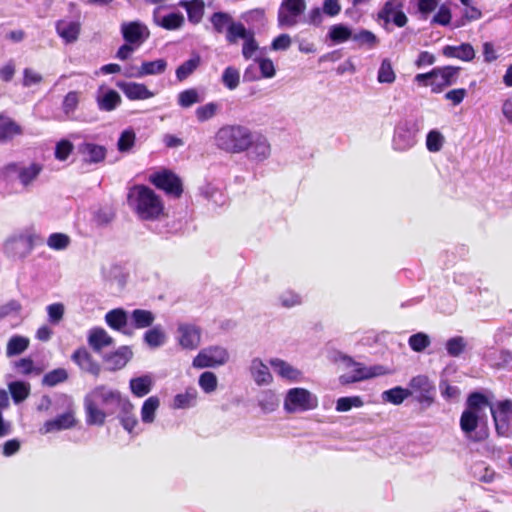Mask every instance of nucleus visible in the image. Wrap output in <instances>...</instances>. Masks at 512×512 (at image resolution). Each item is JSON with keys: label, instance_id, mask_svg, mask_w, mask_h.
<instances>
[{"label": "nucleus", "instance_id": "nucleus-63", "mask_svg": "<svg viewBox=\"0 0 512 512\" xmlns=\"http://www.w3.org/2000/svg\"><path fill=\"white\" fill-rule=\"evenodd\" d=\"M278 301L282 307L292 308L300 305L302 303V298L295 291L286 290L279 295Z\"/></svg>", "mask_w": 512, "mask_h": 512}, {"label": "nucleus", "instance_id": "nucleus-54", "mask_svg": "<svg viewBox=\"0 0 512 512\" xmlns=\"http://www.w3.org/2000/svg\"><path fill=\"white\" fill-rule=\"evenodd\" d=\"M219 105L214 102L206 103L195 110V116L199 122H205L216 116Z\"/></svg>", "mask_w": 512, "mask_h": 512}, {"label": "nucleus", "instance_id": "nucleus-64", "mask_svg": "<svg viewBox=\"0 0 512 512\" xmlns=\"http://www.w3.org/2000/svg\"><path fill=\"white\" fill-rule=\"evenodd\" d=\"M68 378L67 371L63 368L55 369L47 373L43 377V384L49 387H53L61 382H64Z\"/></svg>", "mask_w": 512, "mask_h": 512}, {"label": "nucleus", "instance_id": "nucleus-13", "mask_svg": "<svg viewBox=\"0 0 512 512\" xmlns=\"http://www.w3.org/2000/svg\"><path fill=\"white\" fill-rule=\"evenodd\" d=\"M149 181L157 188L174 197L182 194L181 180L169 170H161L149 176Z\"/></svg>", "mask_w": 512, "mask_h": 512}, {"label": "nucleus", "instance_id": "nucleus-45", "mask_svg": "<svg viewBox=\"0 0 512 512\" xmlns=\"http://www.w3.org/2000/svg\"><path fill=\"white\" fill-rule=\"evenodd\" d=\"M408 397L409 393L407 388H402L400 386L386 390L382 393L383 401L392 403L394 405L402 404Z\"/></svg>", "mask_w": 512, "mask_h": 512}, {"label": "nucleus", "instance_id": "nucleus-15", "mask_svg": "<svg viewBox=\"0 0 512 512\" xmlns=\"http://www.w3.org/2000/svg\"><path fill=\"white\" fill-rule=\"evenodd\" d=\"M305 7L304 0H285L278 13L279 25L284 27L294 26Z\"/></svg>", "mask_w": 512, "mask_h": 512}, {"label": "nucleus", "instance_id": "nucleus-27", "mask_svg": "<svg viewBox=\"0 0 512 512\" xmlns=\"http://www.w3.org/2000/svg\"><path fill=\"white\" fill-rule=\"evenodd\" d=\"M118 408L120 409L119 420L121 425L128 433H133L138 425V420L133 413V404L127 398H123Z\"/></svg>", "mask_w": 512, "mask_h": 512}, {"label": "nucleus", "instance_id": "nucleus-5", "mask_svg": "<svg viewBox=\"0 0 512 512\" xmlns=\"http://www.w3.org/2000/svg\"><path fill=\"white\" fill-rule=\"evenodd\" d=\"M459 70L454 66L437 67L428 73L417 74L414 80L420 85L430 86L433 93H440L457 82Z\"/></svg>", "mask_w": 512, "mask_h": 512}, {"label": "nucleus", "instance_id": "nucleus-31", "mask_svg": "<svg viewBox=\"0 0 512 512\" xmlns=\"http://www.w3.org/2000/svg\"><path fill=\"white\" fill-rule=\"evenodd\" d=\"M79 152L83 155L84 160L90 163L101 162L106 156L105 148L93 143L82 144L79 146Z\"/></svg>", "mask_w": 512, "mask_h": 512}, {"label": "nucleus", "instance_id": "nucleus-42", "mask_svg": "<svg viewBox=\"0 0 512 512\" xmlns=\"http://www.w3.org/2000/svg\"><path fill=\"white\" fill-rule=\"evenodd\" d=\"M187 10L188 18L193 23H198L204 13V2L202 0H192L180 3Z\"/></svg>", "mask_w": 512, "mask_h": 512}, {"label": "nucleus", "instance_id": "nucleus-60", "mask_svg": "<svg viewBox=\"0 0 512 512\" xmlns=\"http://www.w3.org/2000/svg\"><path fill=\"white\" fill-rule=\"evenodd\" d=\"M136 134L132 129L124 130L117 142V147L120 152H128L135 144Z\"/></svg>", "mask_w": 512, "mask_h": 512}, {"label": "nucleus", "instance_id": "nucleus-40", "mask_svg": "<svg viewBox=\"0 0 512 512\" xmlns=\"http://www.w3.org/2000/svg\"><path fill=\"white\" fill-rule=\"evenodd\" d=\"M396 80V73L390 59L385 58L381 61L377 72V81L381 84H392Z\"/></svg>", "mask_w": 512, "mask_h": 512}, {"label": "nucleus", "instance_id": "nucleus-20", "mask_svg": "<svg viewBox=\"0 0 512 512\" xmlns=\"http://www.w3.org/2000/svg\"><path fill=\"white\" fill-rule=\"evenodd\" d=\"M269 363L274 372L284 380L299 382L303 378L302 371L282 359L272 358Z\"/></svg>", "mask_w": 512, "mask_h": 512}, {"label": "nucleus", "instance_id": "nucleus-34", "mask_svg": "<svg viewBox=\"0 0 512 512\" xmlns=\"http://www.w3.org/2000/svg\"><path fill=\"white\" fill-rule=\"evenodd\" d=\"M30 345V339L22 335H13L6 344V356L14 357L24 353Z\"/></svg>", "mask_w": 512, "mask_h": 512}, {"label": "nucleus", "instance_id": "nucleus-46", "mask_svg": "<svg viewBox=\"0 0 512 512\" xmlns=\"http://www.w3.org/2000/svg\"><path fill=\"white\" fill-rule=\"evenodd\" d=\"M252 33L242 23L233 21L227 30L226 39L229 43L234 44L239 38L245 40Z\"/></svg>", "mask_w": 512, "mask_h": 512}, {"label": "nucleus", "instance_id": "nucleus-55", "mask_svg": "<svg viewBox=\"0 0 512 512\" xmlns=\"http://www.w3.org/2000/svg\"><path fill=\"white\" fill-rule=\"evenodd\" d=\"M222 83L229 90L236 89L240 84V72L238 69L229 66L222 74Z\"/></svg>", "mask_w": 512, "mask_h": 512}, {"label": "nucleus", "instance_id": "nucleus-35", "mask_svg": "<svg viewBox=\"0 0 512 512\" xmlns=\"http://www.w3.org/2000/svg\"><path fill=\"white\" fill-rule=\"evenodd\" d=\"M443 54L447 57L458 58L463 61H471L475 57V51L468 43L461 44L460 46H446L443 48Z\"/></svg>", "mask_w": 512, "mask_h": 512}, {"label": "nucleus", "instance_id": "nucleus-28", "mask_svg": "<svg viewBox=\"0 0 512 512\" xmlns=\"http://www.w3.org/2000/svg\"><path fill=\"white\" fill-rule=\"evenodd\" d=\"M167 62L164 59H157L154 61H144L134 74L128 76L141 78L149 75H159L165 72Z\"/></svg>", "mask_w": 512, "mask_h": 512}, {"label": "nucleus", "instance_id": "nucleus-37", "mask_svg": "<svg viewBox=\"0 0 512 512\" xmlns=\"http://www.w3.org/2000/svg\"><path fill=\"white\" fill-rule=\"evenodd\" d=\"M198 393L195 388H188L183 393L175 395L172 403L174 409H187L196 405Z\"/></svg>", "mask_w": 512, "mask_h": 512}, {"label": "nucleus", "instance_id": "nucleus-52", "mask_svg": "<svg viewBox=\"0 0 512 512\" xmlns=\"http://www.w3.org/2000/svg\"><path fill=\"white\" fill-rule=\"evenodd\" d=\"M445 142V137L438 130H431L426 136V148L429 152H439Z\"/></svg>", "mask_w": 512, "mask_h": 512}, {"label": "nucleus", "instance_id": "nucleus-53", "mask_svg": "<svg viewBox=\"0 0 512 512\" xmlns=\"http://www.w3.org/2000/svg\"><path fill=\"white\" fill-rule=\"evenodd\" d=\"M467 342L462 336H455L447 340L445 347L447 353L452 357L460 356L466 349Z\"/></svg>", "mask_w": 512, "mask_h": 512}, {"label": "nucleus", "instance_id": "nucleus-12", "mask_svg": "<svg viewBox=\"0 0 512 512\" xmlns=\"http://www.w3.org/2000/svg\"><path fill=\"white\" fill-rule=\"evenodd\" d=\"M229 360L228 351L221 346H210L199 351L192 361V366L197 369L218 367Z\"/></svg>", "mask_w": 512, "mask_h": 512}, {"label": "nucleus", "instance_id": "nucleus-21", "mask_svg": "<svg viewBox=\"0 0 512 512\" xmlns=\"http://www.w3.org/2000/svg\"><path fill=\"white\" fill-rule=\"evenodd\" d=\"M81 31L79 21L70 19H61L56 23V32L58 36L66 43L71 44L78 40Z\"/></svg>", "mask_w": 512, "mask_h": 512}, {"label": "nucleus", "instance_id": "nucleus-50", "mask_svg": "<svg viewBox=\"0 0 512 512\" xmlns=\"http://www.w3.org/2000/svg\"><path fill=\"white\" fill-rule=\"evenodd\" d=\"M210 22L215 32L223 33L228 30L233 19L228 13L216 12L210 17Z\"/></svg>", "mask_w": 512, "mask_h": 512}, {"label": "nucleus", "instance_id": "nucleus-56", "mask_svg": "<svg viewBox=\"0 0 512 512\" xmlns=\"http://www.w3.org/2000/svg\"><path fill=\"white\" fill-rule=\"evenodd\" d=\"M364 402L360 396L341 397L336 402V410L338 412H347L351 408H360Z\"/></svg>", "mask_w": 512, "mask_h": 512}, {"label": "nucleus", "instance_id": "nucleus-49", "mask_svg": "<svg viewBox=\"0 0 512 512\" xmlns=\"http://www.w3.org/2000/svg\"><path fill=\"white\" fill-rule=\"evenodd\" d=\"M200 64V56L195 55L189 60L182 63L177 69H176V77L179 81L185 80L187 77H189L199 66Z\"/></svg>", "mask_w": 512, "mask_h": 512}, {"label": "nucleus", "instance_id": "nucleus-10", "mask_svg": "<svg viewBox=\"0 0 512 512\" xmlns=\"http://www.w3.org/2000/svg\"><path fill=\"white\" fill-rule=\"evenodd\" d=\"M38 234L33 228H28L12 235L5 243V249L14 256L24 257L34 247Z\"/></svg>", "mask_w": 512, "mask_h": 512}, {"label": "nucleus", "instance_id": "nucleus-51", "mask_svg": "<svg viewBox=\"0 0 512 512\" xmlns=\"http://www.w3.org/2000/svg\"><path fill=\"white\" fill-rule=\"evenodd\" d=\"M8 387L12 398L16 403L25 400L30 393V385L22 381L11 382Z\"/></svg>", "mask_w": 512, "mask_h": 512}, {"label": "nucleus", "instance_id": "nucleus-3", "mask_svg": "<svg viewBox=\"0 0 512 512\" xmlns=\"http://www.w3.org/2000/svg\"><path fill=\"white\" fill-rule=\"evenodd\" d=\"M252 131L241 124H226L220 127L214 136L215 146L231 154L247 152Z\"/></svg>", "mask_w": 512, "mask_h": 512}, {"label": "nucleus", "instance_id": "nucleus-26", "mask_svg": "<svg viewBox=\"0 0 512 512\" xmlns=\"http://www.w3.org/2000/svg\"><path fill=\"white\" fill-rule=\"evenodd\" d=\"M98 108L102 111H112L121 103L119 93L113 89L100 88L96 97Z\"/></svg>", "mask_w": 512, "mask_h": 512}, {"label": "nucleus", "instance_id": "nucleus-4", "mask_svg": "<svg viewBox=\"0 0 512 512\" xmlns=\"http://www.w3.org/2000/svg\"><path fill=\"white\" fill-rule=\"evenodd\" d=\"M41 171L42 165L36 162L29 164L9 162L0 169V180L10 184L17 178L20 184L27 188L38 178Z\"/></svg>", "mask_w": 512, "mask_h": 512}, {"label": "nucleus", "instance_id": "nucleus-39", "mask_svg": "<svg viewBox=\"0 0 512 512\" xmlns=\"http://www.w3.org/2000/svg\"><path fill=\"white\" fill-rule=\"evenodd\" d=\"M160 406V400L157 396L147 398L141 407V420L143 423L150 424L155 419L156 411Z\"/></svg>", "mask_w": 512, "mask_h": 512}, {"label": "nucleus", "instance_id": "nucleus-61", "mask_svg": "<svg viewBox=\"0 0 512 512\" xmlns=\"http://www.w3.org/2000/svg\"><path fill=\"white\" fill-rule=\"evenodd\" d=\"M199 386L205 393H212L217 389V377L213 372H203L199 377Z\"/></svg>", "mask_w": 512, "mask_h": 512}, {"label": "nucleus", "instance_id": "nucleus-6", "mask_svg": "<svg viewBox=\"0 0 512 512\" xmlns=\"http://www.w3.org/2000/svg\"><path fill=\"white\" fill-rule=\"evenodd\" d=\"M420 125L416 120L405 119L399 121L393 132L392 149L396 152H407L416 146Z\"/></svg>", "mask_w": 512, "mask_h": 512}, {"label": "nucleus", "instance_id": "nucleus-7", "mask_svg": "<svg viewBox=\"0 0 512 512\" xmlns=\"http://www.w3.org/2000/svg\"><path fill=\"white\" fill-rule=\"evenodd\" d=\"M341 363L343 365V368L349 370L348 373L340 376V381L342 384L358 382L390 373V371L386 369L384 366L375 365L366 367L361 365L360 363L353 361L348 356H342Z\"/></svg>", "mask_w": 512, "mask_h": 512}, {"label": "nucleus", "instance_id": "nucleus-2", "mask_svg": "<svg viewBox=\"0 0 512 512\" xmlns=\"http://www.w3.org/2000/svg\"><path fill=\"white\" fill-rule=\"evenodd\" d=\"M127 204L142 221H157L165 215L161 197L145 185H134L127 193Z\"/></svg>", "mask_w": 512, "mask_h": 512}, {"label": "nucleus", "instance_id": "nucleus-38", "mask_svg": "<svg viewBox=\"0 0 512 512\" xmlns=\"http://www.w3.org/2000/svg\"><path fill=\"white\" fill-rule=\"evenodd\" d=\"M152 385L153 380L149 375H144L130 380L131 392L137 397L147 395L151 391Z\"/></svg>", "mask_w": 512, "mask_h": 512}, {"label": "nucleus", "instance_id": "nucleus-11", "mask_svg": "<svg viewBox=\"0 0 512 512\" xmlns=\"http://www.w3.org/2000/svg\"><path fill=\"white\" fill-rule=\"evenodd\" d=\"M174 337L182 350L194 351L201 345L202 330L193 323L179 322Z\"/></svg>", "mask_w": 512, "mask_h": 512}, {"label": "nucleus", "instance_id": "nucleus-24", "mask_svg": "<svg viewBox=\"0 0 512 512\" xmlns=\"http://www.w3.org/2000/svg\"><path fill=\"white\" fill-rule=\"evenodd\" d=\"M23 134V128L12 118L0 114V143L11 141Z\"/></svg>", "mask_w": 512, "mask_h": 512}, {"label": "nucleus", "instance_id": "nucleus-62", "mask_svg": "<svg viewBox=\"0 0 512 512\" xmlns=\"http://www.w3.org/2000/svg\"><path fill=\"white\" fill-rule=\"evenodd\" d=\"M70 244V237L64 233H53L47 239V245L53 250H64Z\"/></svg>", "mask_w": 512, "mask_h": 512}, {"label": "nucleus", "instance_id": "nucleus-30", "mask_svg": "<svg viewBox=\"0 0 512 512\" xmlns=\"http://www.w3.org/2000/svg\"><path fill=\"white\" fill-rule=\"evenodd\" d=\"M132 352L128 347H121L116 352L105 358V362L110 370H119L123 368L130 358Z\"/></svg>", "mask_w": 512, "mask_h": 512}, {"label": "nucleus", "instance_id": "nucleus-23", "mask_svg": "<svg viewBox=\"0 0 512 512\" xmlns=\"http://www.w3.org/2000/svg\"><path fill=\"white\" fill-rule=\"evenodd\" d=\"M249 372L258 386H268L273 382V376L268 366L258 357L251 360Z\"/></svg>", "mask_w": 512, "mask_h": 512}, {"label": "nucleus", "instance_id": "nucleus-48", "mask_svg": "<svg viewBox=\"0 0 512 512\" xmlns=\"http://www.w3.org/2000/svg\"><path fill=\"white\" fill-rule=\"evenodd\" d=\"M144 341L149 347L158 348L165 343L166 335L164 331L159 326H157L146 331L144 335Z\"/></svg>", "mask_w": 512, "mask_h": 512}, {"label": "nucleus", "instance_id": "nucleus-22", "mask_svg": "<svg viewBox=\"0 0 512 512\" xmlns=\"http://www.w3.org/2000/svg\"><path fill=\"white\" fill-rule=\"evenodd\" d=\"M117 87L129 100H145L152 98L155 93L150 91L145 84L136 82H118Z\"/></svg>", "mask_w": 512, "mask_h": 512}, {"label": "nucleus", "instance_id": "nucleus-29", "mask_svg": "<svg viewBox=\"0 0 512 512\" xmlns=\"http://www.w3.org/2000/svg\"><path fill=\"white\" fill-rule=\"evenodd\" d=\"M160 8L154 11V21L157 25L167 29L175 30L180 28L184 23V16L180 13H171L165 16L159 14Z\"/></svg>", "mask_w": 512, "mask_h": 512}, {"label": "nucleus", "instance_id": "nucleus-8", "mask_svg": "<svg viewBox=\"0 0 512 512\" xmlns=\"http://www.w3.org/2000/svg\"><path fill=\"white\" fill-rule=\"evenodd\" d=\"M317 406V397L305 388H291L284 396L283 408L287 413H302L313 410Z\"/></svg>", "mask_w": 512, "mask_h": 512}, {"label": "nucleus", "instance_id": "nucleus-16", "mask_svg": "<svg viewBox=\"0 0 512 512\" xmlns=\"http://www.w3.org/2000/svg\"><path fill=\"white\" fill-rule=\"evenodd\" d=\"M121 33L124 40L135 47H140L150 36L148 27L139 21L122 23Z\"/></svg>", "mask_w": 512, "mask_h": 512}, {"label": "nucleus", "instance_id": "nucleus-19", "mask_svg": "<svg viewBox=\"0 0 512 512\" xmlns=\"http://www.w3.org/2000/svg\"><path fill=\"white\" fill-rule=\"evenodd\" d=\"M249 157L255 161H264L271 154V146L268 139L263 135L251 134V142L247 151Z\"/></svg>", "mask_w": 512, "mask_h": 512}, {"label": "nucleus", "instance_id": "nucleus-43", "mask_svg": "<svg viewBox=\"0 0 512 512\" xmlns=\"http://www.w3.org/2000/svg\"><path fill=\"white\" fill-rule=\"evenodd\" d=\"M131 320L135 328L142 329L151 326L155 316L151 311L136 309L131 314Z\"/></svg>", "mask_w": 512, "mask_h": 512}, {"label": "nucleus", "instance_id": "nucleus-25", "mask_svg": "<svg viewBox=\"0 0 512 512\" xmlns=\"http://www.w3.org/2000/svg\"><path fill=\"white\" fill-rule=\"evenodd\" d=\"M72 360L79 366L81 370L94 376L99 375V364L92 359L90 353L85 348L76 350L72 355Z\"/></svg>", "mask_w": 512, "mask_h": 512}, {"label": "nucleus", "instance_id": "nucleus-32", "mask_svg": "<svg viewBox=\"0 0 512 512\" xmlns=\"http://www.w3.org/2000/svg\"><path fill=\"white\" fill-rule=\"evenodd\" d=\"M105 320L109 327L125 334H131V332L126 329L128 318L123 309H113L109 311L105 315Z\"/></svg>", "mask_w": 512, "mask_h": 512}, {"label": "nucleus", "instance_id": "nucleus-36", "mask_svg": "<svg viewBox=\"0 0 512 512\" xmlns=\"http://www.w3.org/2000/svg\"><path fill=\"white\" fill-rule=\"evenodd\" d=\"M482 421L477 417L463 411L460 417V428L466 437L472 441H480L482 438L473 435L477 427Z\"/></svg>", "mask_w": 512, "mask_h": 512}, {"label": "nucleus", "instance_id": "nucleus-18", "mask_svg": "<svg viewBox=\"0 0 512 512\" xmlns=\"http://www.w3.org/2000/svg\"><path fill=\"white\" fill-rule=\"evenodd\" d=\"M76 424V418L74 412L69 410L55 419L46 421L40 428L41 434H48L55 431L66 430L74 427Z\"/></svg>", "mask_w": 512, "mask_h": 512}, {"label": "nucleus", "instance_id": "nucleus-57", "mask_svg": "<svg viewBox=\"0 0 512 512\" xmlns=\"http://www.w3.org/2000/svg\"><path fill=\"white\" fill-rule=\"evenodd\" d=\"M430 338L427 334L419 332L409 337L410 348L415 352H422L430 345Z\"/></svg>", "mask_w": 512, "mask_h": 512}, {"label": "nucleus", "instance_id": "nucleus-14", "mask_svg": "<svg viewBox=\"0 0 512 512\" xmlns=\"http://www.w3.org/2000/svg\"><path fill=\"white\" fill-rule=\"evenodd\" d=\"M490 412L492 414L496 431L501 436H508L510 434L509 422L512 418V401L504 400L498 402L496 405H490Z\"/></svg>", "mask_w": 512, "mask_h": 512}, {"label": "nucleus", "instance_id": "nucleus-17", "mask_svg": "<svg viewBox=\"0 0 512 512\" xmlns=\"http://www.w3.org/2000/svg\"><path fill=\"white\" fill-rule=\"evenodd\" d=\"M491 403L487 397L479 392L471 393L467 400L465 409L463 411L477 417L481 421H485L487 418L486 409H490Z\"/></svg>", "mask_w": 512, "mask_h": 512}, {"label": "nucleus", "instance_id": "nucleus-44", "mask_svg": "<svg viewBox=\"0 0 512 512\" xmlns=\"http://www.w3.org/2000/svg\"><path fill=\"white\" fill-rule=\"evenodd\" d=\"M328 37L334 43H343L349 39H352L353 34L348 26L343 24H336L330 27Z\"/></svg>", "mask_w": 512, "mask_h": 512}, {"label": "nucleus", "instance_id": "nucleus-33", "mask_svg": "<svg viewBox=\"0 0 512 512\" xmlns=\"http://www.w3.org/2000/svg\"><path fill=\"white\" fill-rule=\"evenodd\" d=\"M88 343L96 351L110 346L113 343L112 337L103 328H93L88 334Z\"/></svg>", "mask_w": 512, "mask_h": 512}, {"label": "nucleus", "instance_id": "nucleus-59", "mask_svg": "<svg viewBox=\"0 0 512 512\" xmlns=\"http://www.w3.org/2000/svg\"><path fill=\"white\" fill-rule=\"evenodd\" d=\"M352 39L358 42L360 46H366L369 49H373L378 44L376 35L368 30H361L356 34H353Z\"/></svg>", "mask_w": 512, "mask_h": 512}, {"label": "nucleus", "instance_id": "nucleus-41", "mask_svg": "<svg viewBox=\"0 0 512 512\" xmlns=\"http://www.w3.org/2000/svg\"><path fill=\"white\" fill-rule=\"evenodd\" d=\"M258 404L265 413L275 411L279 405L277 394L272 390L262 391L258 398Z\"/></svg>", "mask_w": 512, "mask_h": 512}, {"label": "nucleus", "instance_id": "nucleus-1", "mask_svg": "<svg viewBox=\"0 0 512 512\" xmlns=\"http://www.w3.org/2000/svg\"><path fill=\"white\" fill-rule=\"evenodd\" d=\"M122 400L119 391L105 385L96 386L84 399L86 423L91 426H103L106 418L115 413Z\"/></svg>", "mask_w": 512, "mask_h": 512}, {"label": "nucleus", "instance_id": "nucleus-58", "mask_svg": "<svg viewBox=\"0 0 512 512\" xmlns=\"http://www.w3.org/2000/svg\"><path fill=\"white\" fill-rule=\"evenodd\" d=\"M440 0H411V3L417 8L418 13L423 19L436 10Z\"/></svg>", "mask_w": 512, "mask_h": 512}, {"label": "nucleus", "instance_id": "nucleus-9", "mask_svg": "<svg viewBox=\"0 0 512 512\" xmlns=\"http://www.w3.org/2000/svg\"><path fill=\"white\" fill-rule=\"evenodd\" d=\"M407 391L414 396L418 403L429 407L435 399V385L426 375H417L411 378Z\"/></svg>", "mask_w": 512, "mask_h": 512}, {"label": "nucleus", "instance_id": "nucleus-47", "mask_svg": "<svg viewBox=\"0 0 512 512\" xmlns=\"http://www.w3.org/2000/svg\"><path fill=\"white\" fill-rule=\"evenodd\" d=\"M202 98L195 88L186 89L181 91L177 96L179 106L182 108H189L192 105L201 102Z\"/></svg>", "mask_w": 512, "mask_h": 512}]
</instances>
